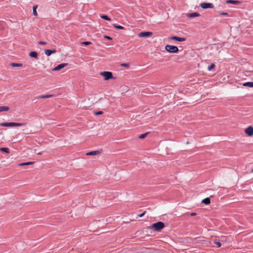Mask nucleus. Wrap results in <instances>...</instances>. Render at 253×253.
I'll return each instance as SVG.
<instances>
[{
    "instance_id": "f257e3e1",
    "label": "nucleus",
    "mask_w": 253,
    "mask_h": 253,
    "mask_svg": "<svg viewBox=\"0 0 253 253\" xmlns=\"http://www.w3.org/2000/svg\"><path fill=\"white\" fill-rule=\"evenodd\" d=\"M165 227V224L163 222L159 221L158 222L153 223L152 225V228L154 229L156 231H160Z\"/></svg>"
},
{
    "instance_id": "f03ea898",
    "label": "nucleus",
    "mask_w": 253,
    "mask_h": 253,
    "mask_svg": "<svg viewBox=\"0 0 253 253\" xmlns=\"http://www.w3.org/2000/svg\"><path fill=\"white\" fill-rule=\"evenodd\" d=\"M165 49L169 53H177L178 51L177 46L171 45H166Z\"/></svg>"
},
{
    "instance_id": "7ed1b4c3",
    "label": "nucleus",
    "mask_w": 253,
    "mask_h": 253,
    "mask_svg": "<svg viewBox=\"0 0 253 253\" xmlns=\"http://www.w3.org/2000/svg\"><path fill=\"white\" fill-rule=\"evenodd\" d=\"M100 75L104 77L105 80H109L113 78V74L111 72L104 71L100 72Z\"/></svg>"
},
{
    "instance_id": "20e7f679",
    "label": "nucleus",
    "mask_w": 253,
    "mask_h": 253,
    "mask_svg": "<svg viewBox=\"0 0 253 253\" xmlns=\"http://www.w3.org/2000/svg\"><path fill=\"white\" fill-rule=\"evenodd\" d=\"M23 125V124L17 123H3L0 124V126H20Z\"/></svg>"
},
{
    "instance_id": "39448f33",
    "label": "nucleus",
    "mask_w": 253,
    "mask_h": 253,
    "mask_svg": "<svg viewBox=\"0 0 253 253\" xmlns=\"http://www.w3.org/2000/svg\"><path fill=\"white\" fill-rule=\"evenodd\" d=\"M200 6L203 9H206L209 8H213L214 7L213 4L211 3L203 2L201 3Z\"/></svg>"
},
{
    "instance_id": "423d86ee",
    "label": "nucleus",
    "mask_w": 253,
    "mask_h": 253,
    "mask_svg": "<svg viewBox=\"0 0 253 253\" xmlns=\"http://www.w3.org/2000/svg\"><path fill=\"white\" fill-rule=\"evenodd\" d=\"M153 33L150 32H141L138 35L139 37H148L152 35Z\"/></svg>"
},
{
    "instance_id": "0eeeda50",
    "label": "nucleus",
    "mask_w": 253,
    "mask_h": 253,
    "mask_svg": "<svg viewBox=\"0 0 253 253\" xmlns=\"http://www.w3.org/2000/svg\"><path fill=\"white\" fill-rule=\"evenodd\" d=\"M246 133L250 136L253 135V127L249 126L245 129Z\"/></svg>"
},
{
    "instance_id": "6e6552de",
    "label": "nucleus",
    "mask_w": 253,
    "mask_h": 253,
    "mask_svg": "<svg viewBox=\"0 0 253 253\" xmlns=\"http://www.w3.org/2000/svg\"><path fill=\"white\" fill-rule=\"evenodd\" d=\"M169 40H175V41H178V42H184V41H185L186 40L185 38H180V37H176V36L170 37L169 38Z\"/></svg>"
},
{
    "instance_id": "1a4fd4ad",
    "label": "nucleus",
    "mask_w": 253,
    "mask_h": 253,
    "mask_svg": "<svg viewBox=\"0 0 253 253\" xmlns=\"http://www.w3.org/2000/svg\"><path fill=\"white\" fill-rule=\"evenodd\" d=\"M67 65V63H62V64H59L53 69V71H59L61 69H62V68L66 67Z\"/></svg>"
},
{
    "instance_id": "9d476101",
    "label": "nucleus",
    "mask_w": 253,
    "mask_h": 253,
    "mask_svg": "<svg viewBox=\"0 0 253 253\" xmlns=\"http://www.w3.org/2000/svg\"><path fill=\"white\" fill-rule=\"evenodd\" d=\"M56 52V50L45 49L44 53L47 56H50L51 54Z\"/></svg>"
},
{
    "instance_id": "9b49d317",
    "label": "nucleus",
    "mask_w": 253,
    "mask_h": 253,
    "mask_svg": "<svg viewBox=\"0 0 253 253\" xmlns=\"http://www.w3.org/2000/svg\"><path fill=\"white\" fill-rule=\"evenodd\" d=\"M200 15L197 12H193L191 13H188L187 14V16L189 18H193L195 17L199 16Z\"/></svg>"
},
{
    "instance_id": "f8f14e48",
    "label": "nucleus",
    "mask_w": 253,
    "mask_h": 253,
    "mask_svg": "<svg viewBox=\"0 0 253 253\" xmlns=\"http://www.w3.org/2000/svg\"><path fill=\"white\" fill-rule=\"evenodd\" d=\"M226 3H231L233 4L238 5L240 3V2L238 0H227L226 1Z\"/></svg>"
},
{
    "instance_id": "ddd939ff",
    "label": "nucleus",
    "mask_w": 253,
    "mask_h": 253,
    "mask_svg": "<svg viewBox=\"0 0 253 253\" xmlns=\"http://www.w3.org/2000/svg\"><path fill=\"white\" fill-rule=\"evenodd\" d=\"M53 96V95L52 94H49V95H40L36 97V99H39L41 98H50Z\"/></svg>"
},
{
    "instance_id": "4468645a",
    "label": "nucleus",
    "mask_w": 253,
    "mask_h": 253,
    "mask_svg": "<svg viewBox=\"0 0 253 253\" xmlns=\"http://www.w3.org/2000/svg\"><path fill=\"white\" fill-rule=\"evenodd\" d=\"M99 152L98 151H91L86 153V155L87 156H94L98 154Z\"/></svg>"
},
{
    "instance_id": "2eb2a0df",
    "label": "nucleus",
    "mask_w": 253,
    "mask_h": 253,
    "mask_svg": "<svg viewBox=\"0 0 253 253\" xmlns=\"http://www.w3.org/2000/svg\"><path fill=\"white\" fill-rule=\"evenodd\" d=\"M29 56L31 57L37 58L38 57V53L36 51H31L29 53Z\"/></svg>"
},
{
    "instance_id": "dca6fc26",
    "label": "nucleus",
    "mask_w": 253,
    "mask_h": 253,
    "mask_svg": "<svg viewBox=\"0 0 253 253\" xmlns=\"http://www.w3.org/2000/svg\"><path fill=\"white\" fill-rule=\"evenodd\" d=\"M244 86L253 87V82H247L243 84Z\"/></svg>"
},
{
    "instance_id": "f3484780",
    "label": "nucleus",
    "mask_w": 253,
    "mask_h": 253,
    "mask_svg": "<svg viewBox=\"0 0 253 253\" xmlns=\"http://www.w3.org/2000/svg\"><path fill=\"white\" fill-rule=\"evenodd\" d=\"M34 163V162H26L23 163L19 164L18 165L19 166H28L30 165H33Z\"/></svg>"
},
{
    "instance_id": "a211bd4d",
    "label": "nucleus",
    "mask_w": 253,
    "mask_h": 253,
    "mask_svg": "<svg viewBox=\"0 0 253 253\" xmlns=\"http://www.w3.org/2000/svg\"><path fill=\"white\" fill-rule=\"evenodd\" d=\"M9 108L7 106H0V112L3 111H7Z\"/></svg>"
},
{
    "instance_id": "6ab92c4d",
    "label": "nucleus",
    "mask_w": 253,
    "mask_h": 253,
    "mask_svg": "<svg viewBox=\"0 0 253 253\" xmlns=\"http://www.w3.org/2000/svg\"><path fill=\"white\" fill-rule=\"evenodd\" d=\"M203 203L206 204V205H208L211 202V201H210V198H206L204 199H203L202 200V202Z\"/></svg>"
},
{
    "instance_id": "aec40b11",
    "label": "nucleus",
    "mask_w": 253,
    "mask_h": 253,
    "mask_svg": "<svg viewBox=\"0 0 253 253\" xmlns=\"http://www.w3.org/2000/svg\"><path fill=\"white\" fill-rule=\"evenodd\" d=\"M0 151L4 152L6 153H9V150L7 148H0Z\"/></svg>"
},
{
    "instance_id": "412c9836",
    "label": "nucleus",
    "mask_w": 253,
    "mask_h": 253,
    "mask_svg": "<svg viewBox=\"0 0 253 253\" xmlns=\"http://www.w3.org/2000/svg\"><path fill=\"white\" fill-rule=\"evenodd\" d=\"M38 7V5H36L33 6V14L35 16H37V8Z\"/></svg>"
},
{
    "instance_id": "4be33fe9",
    "label": "nucleus",
    "mask_w": 253,
    "mask_h": 253,
    "mask_svg": "<svg viewBox=\"0 0 253 253\" xmlns=\"http://www.w3.org/2000/svg\"><path fill=\"white\" fill-rule=\"evenodd\" d=\"M11 66H12V67H21L22 66V64H19V63H11Z\"/></svg>"
},
{
    "instance_id": "5701e85b",
    "label": "nucleus",
    "mask_w": 253,
    "mask_h": 253,
    "mask_svg": "<svg viewBox=\"0 0 253 253\" xmlns=\"http://www.w3.org/2000/svg\"><path fill=\"white\" fill-rule=\"evenodd\" d=\"M100 17L103 19H105V20H108V21H110L111 19L110 18H109L107 15H101Z\"/></svg>"
},
{
    "instance_id": "b1692460",
    "label": "nucleus",
    "mask_w": 253,
    "mask_h": 253,
    "mask_svg": "<svg viewBox=\"0 0 253 253\" xmlns=\"http://www.w3.org/2000/svg\"><path fill=\"white\" fill-rule=\"evenodd\" d=\"M215 67V65L213 63H212L210 66L208 67V70L209 71H211V70H212L213 68H214Z\"/></svg>"
},
{
    "instance_id": "393cba45",
    "label": "nucleus",
    "mask_w": 253,
    "mask_h": 253,
    "mask_svg": "<svg viewBox=\"0 0 253 253\" xmlns=\"http://www.w3.org/2000/svg\"><path fill=\"white\" fill-rule=\"evenodd\" d=\"M148 133H144V134H142L141 135H140L139 136V138L140 139H143L144 138H145L146 137V136L147 135Z\"/></svg>"
},
{
    "instance_id": "a878e982",
    "label": "nucleus",
    "mask_w": 253,
    "mask_h": 253,
    "mask_svg": "<svg viewBox=\"0 0 253 253\" xmlns=\"http://www.w3.org/2000/svg\"><path fill=\"white\" fill-rule=\"evenodd\" d=\"M114 27L118 29H123L124 28L120 25H114Z\"/></svg>"
},
{
    "instance_id": "bb28decb",
    "label": "nucleus",
    "mask_w": 253,
    "mask_h": 253,
    "mask_svg": "<svg viewBox=\"0 0 253 253\" xmlns=\"http://www.w3.org/2000/svg\"><path fill=\"white\" fill-rule=\"evenodd\" d=\"M82 44H84L85 45H88L91 44L90 42H83L81 43Z\"/></svg>"
},
{
    "instance_id": "cd10ccee",
    "label": "nucleus",
    "mask_w": 253,
    "mask_h": 253,
    "mask_svg": "<svg viewBox=\"0 0 253 253\" xmlns=\"http://www.w3.org/2000/svg\"><path fill=\"white\" fill-rule=\"evenodd\" d=\"M103 114V112L100 111H98V112H95L94 113V115H101Z\"/></svg>"
},
{
    "instance_id": "c85d7f7f",
    "label": "nucleus",
    "mask_w": 253,
    "mask_h": 253,
    "mask_svg": "<svg viewBox=\"0 0 253 253\" xmlns=\"http://www.w3.org/2000/svg\"><path fill=\"white\" fill-rule=\"evenodd\" d=\"M214 244L216 245L217 247H221V244L219 242H215Z\"/></svg>"
},
{
    "instance_id": "c756f323",
    "label": "nucleus",
    "mask_w": 253,
    "mask_h": 253,
    "mask_svg": "<svg viewBox=\"0 0 253 253\" xmlns=\"http://www.w3.org/2000/svg\"><path fill=\"white\" fill-rule=\"evenodd\" d=\"M219 14L220 15H224V16H226V15H228V13H226V12H220L219 13Z\"/></svg>"
},
{
    "instance_id": "7c9ffc66",
    "label": "nucleus",
    "mask_w": 253,
    "mask_h": 253,
    "mask_svg": "<svg viewBox=\"0 0 253 253\" xmlns=\"http://www.w3.org/2000/svg\"><path fill=\"white\" fill-rule=\"evenodd\" d=\"M122 66H123V67H126L127 68H128V67H129L128 64H127L126 63L122 64Z\"/></svg>"
},
{
    "instance_id": "2f4dec72",
    "label": "nucleus",
    "mask_w": 253,
    "mask_h": 253,
    "mask_svg": "<svg viewBox=\"0 0 253 253\" xmlns=\"http://www.w3.org/2000/svg\"><path fill=\"white\" fill-rule=\"evenodd\" d=\"M39 43L40 44L45 45V44H46L47 43L46 42L40 41V42H39Z\"/></svg>"
},
{
    "instance_id": "473e14b6",
    "label": "nucleus",
    "mask_w": 253,
    "mask_h": 253,
    "mask_svg": "<svg viewBox=\"0 0 253 253\" xmlns=\"http://www.w3.org/2000/svg\"><path fill=\"white\" fill-rule=\"evenodd\" d=\"M104 38L108 39V40H111L112 38L109 37V36H104Z\"/></svg>"
},
{
    "instance_id": "72a5a7b5",
    "label": "nucleus",
    "mask_w": 253,
    "mask_h": 253,
    "mask_svg": "<svg viewBox=\"0 0 253 253\" xmlns=\"http://www.w3.org/2000/svg\"><path fill=\"white\" fill-rule=\"evenodd\" d=\"M145 214V211L143 212V213H142L141 214L139 215V216L141 217L143 216Z\"/></svg>"
},
{
    "instance_id": "f704fd0d",
    "label": "nucleus",
    "mask_w": 253,
    "mask_h": 253,
    "mask_svg": "<svg viewBox=\"0 0 253 253\" xmlns=\"http://www.w3.org/2000/svg\"><path fill=\"white\" fill-rule=\"evenodd\" d=\"M191 215L192 216H194V215H196V213H195V212H193V213H192L191 214Z\"/></svg>"
},
{
    "instance_id": "c9c22d12",
    "label": "nucleus",
    "mask_w": 253,
    "mask_h": 253,
    "mask_svg": "<svg viewBox=\"0 0 253 253\" xmlns=\"http://www.w3.org/2000/svg\"><path fill=\"white\" fill-rule=\"evenodd\" d=\"M42 154V152H40V153H38V154H40V155H41Z\"/></svg>"
},
{
    "instance_id": "e433bc0d",
    "label": "nucleus",
    "mask_w": 253,
    "mask_h": 253,
    "mask_svg": "<svg viewBox=\"0 0 253 253\" xmlns=\"http://www.w3.org/2000/svg\"><path fill=\"white\" fill-rule=\"evenodd\" d=\"M252 172H253V169L252 170Z\"/></svg>"
}]
</instances>
